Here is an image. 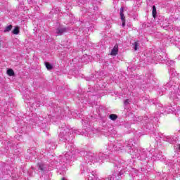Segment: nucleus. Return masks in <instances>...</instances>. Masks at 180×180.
Listing matches in <instances>:
<instances>
[{"mask_svg":"<svg viewBox=\"0 0 180 180\" xmlns=\"http://www.w3.org/2000/svg\"><path fill=\"white\" fill-rule=\"evenodd\" d=\"M63 161H74V153L72 152H67L63 158Z\"/></svg>","mask_w":180,"mask_h":180,"instance_id":"obj_1","label":"nucleus"},{"mask_svg":"<svg viewBox=\"0 0 180 180\" xmlns=\"http://www.w3.org/2000/svg\"><path fill=\"white\" fill-rule=\"evenodd\" d=\"M123 12H124V8L123 7H122L120 8V15L122 22V27H124V26H126V17H124V14H123Z\"/></svg>","mask_w":180,"mask_h":180,"instance_id":"obj_2","label":"nucleus"},{"mask_svg":"<svg viewBox=\"0 0 180 180\" xmlns=\"http://www.w3.org/2000/svg\"><path fill=\"white\" fill-rule=\"evenodd\" d=\"M120 179V177H119L118 172H115L112 175H110L108 176L109 180H116V179Z\"/></svg>","mask_w":180,"mask_h":180,"instance_id":"obj_3","label":"nucleus"},{"mask_svg":"<svg viewBox=\"0 0 180 180\" xmlns=\"http://www.w3.org/2000/svg\"><path fill=\"white\" fill-rule=\"evenodd\" d=\"M119 53V46L117 44L115 45L111 51V56H116Z\"/></svg>","mask_w":180,"mask_h":180,"instance_id":"obj_4","label":"nucleus"},{"mask_svg":"<svg viewBox=\"0 0 180 180\" xmlns=\"http://www.w3.org/2000/svg\"><path fill=\"white\" fill-rule=\"evenodd\" d=\"M65 32H67V30L65 28H60L58 29L56 32L58 34H63Z\"/></svg>","mask_w":180,"mask_h":180,"instance_id":"obj_5","label":"nucleus"},{"mask_svg":"<svg viewBox=\"0 0 180 180\" xmlns=\"http://www.w3.org/2000/svg\"><path fill=\"white\" fill-rule=\"evenodd\" d=\"M7 74L9 75V77H13V75H15V72H13V70L12 69H8L7 70Z\"/></svg>","mask_w":180,"mask_h":180,"instance_id":"obj_6","label":"nucleus"},{"mask_svg":"<svg viewBox=\"0 0 180 180\" xmlns=\"http://www.w3.org/2000/svg\"><path fill=\"white\" fill-rule=\"evenodd\" d=\"M11 30H12V25H8L7 27H6V28L4 29V33L11 32Z\"/></svg>","mask_w":180,"mask_h":180,"instance_id":"obj_7","label":"nucleus"},{"mask_svg":"<svg viewBox=\"0 0 180 180\" xmlns=\"http://www.w3.org/2000/svg\"><path fill=\"white\" fill-rule=\"evenodd\" d=\"M134 46V50H135V51H136V50H139V47H140V44H139V42H134L133 44Z\"/></svg>","mask_w":180,"mask_h":180,"instance_id":"obj_8","label":"nucleus"},{"mask_svg":"<svg viewBox=\"0 0 180 180\" xmlns=\"http://www.w3.org/2000/svg\"><path fill=\"white\" fill-rule=\"evenodd\" d=\"M45 66L46 67L47 70H53V65L48 62H45Z\"/></svg>","mask_w":180,"mask_h":180,"instance_id":"obj_9","label":"nucleus"},{"mask_svg":"<svg viewBox=\"0 0 180 180\" xmlns=\"http://www.w3.org/2000/svg\"><path fill=\"white\" fill-rule=\"evenodd\" d=\"M12 33L13 34H19V27H15Z\"/></svg>","mask_w":180,"mask_h":180,"instance_id":"obj_10","label":"nucleus"},{"mask_svg":"<svg viewBox=\"0 0 180 180\" xmlns=\"http://www.w3.org/2000/svg\"><path fill=\"white\" fill-rule=\"evenodd\" d=\"M109 117L111 120H116V119H117V115L116 114H111Z\"/></svg>","mask_w":180,"mask_h":180,"instance_id":"obj_11","label":"nucleus"},{"mask_svg":"<svg viewBox=\"0 0 180 180\" xmlns=\"http://www.w3.org/2000/svg\"><path fill=\"white\" fill-rule=\"evenodd\" d=\"M157 15V8H155V6H153V18H155Z\"/></svg>","mask_w":180,"mask_h":180,"instance_id":"obj_12","label":"nucleus"},{"mask_svg":"<svg viewBox=\"0 0 180 180\" xmlns=\"http://www.w3.org/2000/svg\"><path fill=\"white\" fill-rule=\"evenodd\" d=\"M89 180H99L96 176H94V174H91V176H89Z\"/></svg>","mask_w":180,"mask_h":180,"instance_id":"obj_13","label":"nucleus"},{"mask_svg":"<svg viewBox=\"0 0 180 180\" xmlns=\"http://www.w3.org/2000/svg\"><path fill=\"white\" fill-rule=\"evenodd\" d=\"M129 103H130V100L129 99H127L124 101V105H129Z\"/></svg>","mask_w":180,"mask_h":180,"instance_id":"obj_14","label":"nucleus"},{"mask_svg":"<svg viewBox=\"0 0 180 180\" xmlns=\"http://www.w3.org/2000/svg\"><path fill=\"white\" fill-rule=\"evenodd\" d=\"M179 150H180V144H179Z\"/></svg>","mask_w":180,"mask_h":180,"instance_id":"obj_15","label":"nucleus"}]
</instances>
